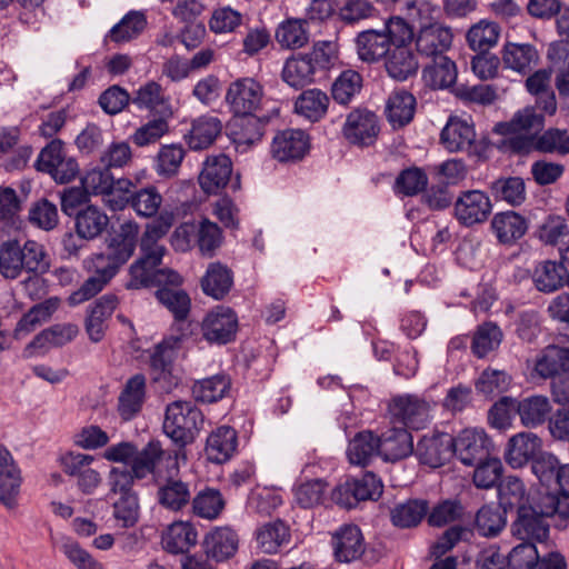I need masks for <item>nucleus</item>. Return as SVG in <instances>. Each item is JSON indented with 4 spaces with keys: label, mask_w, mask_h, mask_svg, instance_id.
Returning <instances> with one entry per match:
<instances>
[{
    "label": "nucleus",
    "mask_w": 569,
    "mask_h": 569,
    "mask_svg": "<svg viewBox=\"0 0 569 569\" xmlns=\"http://www.w3.org/2000/svg\"><path fill=\"white\" fill-rule=\"evenodd\" d=\"M79 329L73 323H57L40 333L29 343V348L43 349L51 347H62L71 342L78 335Z\"/></svg>",
    "instance_id": "4d7b16f0"
},
{
    "label": "nucleus",
    "mask_w": 569,
    "mask_h": 569,
    "mask_svg": "<svg viewBox=\"0 0 569 569\" xmlns=\"http://www.w3.org/2000/svg\"><path fill=\"white\" fill-rule=\"evenodd\" d=\"M263 96L262 86L253 78H240L231 82L226 101L234 116H249L259 107Z\"/></svg>",
    "instance_id": "2eb2a0df"
},
{
    "label": "nucleus",
    "mask_w": 569,
    "mask_h": 569,
    "mask_svg": "<svg viewBox=\"0 0 569 569\" xmlns=\"http://www.w3.org/2000/svg\"><path fill=\"white\" fill-rule=\"evenodd\" d=\"M131 102L139 110H147L151 116L172 117L170 98L164 94L160 83L150 80L140 86Z\"/></svg>",
    "instance_id": "bb28decb"
},
{
    "label": "nucleus",
    "mask_w": 569,
    "mask_h": 569,
    "mask_svg": "<svg viewBox=\"0 0 569 569\" xmlns=\"http://www.w3.org/2000/svg\"><path fill=\"white\" fill-rule=\"evenodd\" d=\"M232 162L226 154L208 157L199 174V184L208 194H217L231 182V188L236 191L240 189V178L236 177L231 181Z\"/></svg>",
    "instance_id": "ddd939ff"
},
{
    "label": "nucleus",
    "mask_w": 569,
    "mask_h": 569,
    "mask_svg": "<svg viewBox=\"0 0 569 569\" xmlns=\"http://www.w3.org/2000/svg\"><path fill=\"white\" fill-rule=\"evenodd\" d=\"M490 190L496 200H502L512 207L526 200V183L520 177H502L491 182Z\"/></svg>",
    "instance_id": "052dcab7"
},
{
    "label": "nucleus",
    "mask_w": 569,
    "mask_h": 569,
    "mask_svg": "<svg viewBox=\"0 0 569 569\" xmlns=\"http://www.w3.org/2000/svg\"><path fill=\"white\" fill-rule=\"evenodd\" d=\"M548 58L555 68V87L559 98L569 109V41L551 43Z\"/></svg>",
    "instance_id": "72a5a7b5"
},
{
    "label": "nucleus",
    "mask_w": 569,
    "mask_h": 569,
    "mask_svg": "<svg viewBox=\"0 0 569 569\" xmlns=\"http://www.w3.org/2000/svg\"><path fill=\"white\" fill-rule=\"evenodd\" d=\"M233 284V273L224 264L212 262L201 279L202 291L216 300L223 299Z\"/></svg>",
    "instance_id": "37998d69"
},
{
    "label": "nucleus",
    "mask_w": 569,
    "mask_h": 569,
    "mask_svg": "<svg viewBox=\"0 0 569 569\" xmlns=\"http://www.w3.org/2000/svg\"><path fill=\"white\" fill-rule=\"evenodd\" d=\"M237 448V431L232 427L221 426L208 436L204 452L209 461L223 463L231 459Z\"/></svg>",
    "instance_id": "cd10ccee"
},
{
    "label": "nucleus",
    "mask_w": 569,
    "mask_h": 569,
    "mask_svg": "<svg viewBox=\"0 0 569 569\" xmlns=\"http://www.w3.org/2000/svg\"><path fill=\"white\" fill-rule=\"evenodd\" d=\"M289 528L281 520L266 523L257 532V543L259 549L269 555L276 553L283 543L289 541Z\"/></svg>",
    "instance_id": "e2e57ef3"
},
{
    "label": "nucleus",
    "mask_w": 569,
    "mask_h": 569,
    "mask_svg": "<svg viewBox=\"0 0 569 569\" xmlns=\"http://www.w3.org/2000/svg\"><path fill=\"white\" fill-rule=\"evenodd\" d=\"M512 537L521 542H542L549 536V523L530 506H522L517 510V517L510 526Z\"/></svg>",
    "instance_id": "4be33fe9"
},
{
    "label": "nucleus",
    "mask_w": 569,
    "mask_h": 569,
    "mask_svg": "<svg viewBox=\"0 0 569 569\" xmlns=\"http://www.w3.org/2000/svg\"><path fill=\"white\" fill-rule=\"evenodd\" d=\"M385 67L391 78L405 81L417 73L419 63L411 47L400 46L390 49L385 58Z\"/></svg>",
    "instance_id": "58836bf2"
},
{
    "label": "nucleus",
    "mask_w": 569,
    "mask_h": 569,
    "mask_svg": "<svg viewBox=\"0 0 569 569\" xmlns=\"http://www.w3.org/2000/svg\"><path fill=\"white\" fill-rule=\"evenodd\" d=\"M179 343V337L166 338L150 353V380L154 390L160 393H170L180 385V372L174 365Z\"/></svg>",
    "instance_id": "6e6552de"
},
{
    "label": "nucleus",
    "mask_w": 569,
    "mask_h": 569,
    "mask_svg": "<svg viewBox=\"0 0 569 569\" xmlns=\"http://www.w3.org/2000/svg\"><path fill=\"white\" fill-rule=\"evenodd\" d=\"M192 511L203 519H216L224 508V499L221 492L214 488H204L193 498L191 497Z\"/></svg>",
    "instance_id": "0e129e2a"
},
{
    "label": "nucleus",
    "mask_w": 569,
    "mask_h": 569,
    "mask_svg": "<svg viewBox=\"0 0 569 569\" xmlns=\"http://www.w3.org/2000/svg\"><path fill=\"white\" fill-rule=\"evenodd\" d=\"M279 111L272 110L271 114L257 117L253 113L249 116H236L229 124V137L238 151L244 152L248 148L259 142L266 131V126L272 117H278Z\"/></svg>",
    "instance_id": "9b49d317"
},
{
    "label": "nucleus",
    "mask_w": 569,
    "mask_h": 569,
    "mask_svg": "<svg viewBox=\"0 0 569 569\" xmlns=\"http://www.w3.org/2000/svg\"><path fill=\"white\" fill-rule=\"evenodd\" d=\"M428 176L423 169L410 167L401 170L393 184V191L405 197H413L426 190Z\"/></svg>",
    "instance_id": "774afa93"
},
{
    "label": "nucleus",
    "mask_w": 569,
    "mask_h": 569,
    "mask_svg": "<svg viewBox=\"0 0 569 569\" xmlns=\"http://www.w3.org/2000/svg\"><path fill=\"white\" fill-rule=\"evenodd\" d=\"M500 36V27L496 22L481 20L472 26L467 33L469 47L479 53H487L497 44Z\"/></svg>",
    "instance_id": "69168bd1"
},
{
    "label": "nucleus",
    "mask_w": 569,
    "mask_h": 569,
    "mask_svg": "<svg viewBox=\"0 0 569 569\" xmlns=\"http://www.w3.org/2000/svg\"><path fill=\"white\" fill-rule=\"evenodd\" d=\"M429 511V503L423 499H409L396 505L390 512L395 527L412 528L418 526Z\"/></svg>",
    "instance_id": "6e6d98bb"
},
{
    "label": "nucleus",
    "mask_w": 569,
    "mask_h": 569,
    "mask_svg": "<svg viewBox=\"0 0 569 569\" xmlns=\"http://www.w3.org/2000/svg\"><path fill=\"white\" fill-rule=\"evenodd\" d=\"M566 347L549 345L545 347L533 359L531 378L552 381L566 368L569 367V358Z\"/></svg>",
    "instance_id": "b1692460"
},
{
    "label": "nucleus",
    "mask_w": 569,
    "mask_h": 569,
    "mask_svg": "<svg viewBox=\"0 0 569 569\" xmlns=\"http://www.w3.org/2000/svg\"><path fill=\"white\" fill-rule=\"evenodd\" d=\"M527 506L545 520L555 518V526L558 529H566L569 525V503L556 492L540 491L536 498L529 499Z\"/></svg>",
    "instance_id": "c85d7f7f"
},
{
    "label": "nucleus",
    "mask_w": 569,
    "mask_h": 569,
    "mask_svg": "<svg viewBox=\"0 0 569 569\" xmlns=\"http://www.w3.org/2000/svg\"><path fill=\"white\" fill-rule=\"evenodd\" d=\"M170 455L174 459L176 468L170 469L166 459L157 463L158 475H151L154 483L157 485V501L158 503L173 512L182 511L190 506L191 489L190 483L178 478L180 471L179 467V451L164 450L163 457Z\"/></svg>",
    "instance_id": "423d86ee"
},
{
    "label": "nucleus",
    "mask_w": 569,
    "mask_h": 569,
    "mask_svg": "<svg viewBox=\"0 0 569 569\" xmlns=\"http://www.w3.org/2000/svg\"><path fill=\"white\" fill-rule=\"evenodd\" d=\"M363 87L362 76L352 69L340 72L331 84V97L341 106H349L361 92Z\"/></svg>",
    "instance_id": "5fc2aeb1"
},
{
    "label": "nucleus",
    "mask_w": 569,
    "mask_h": 569,
    "mask_svg": "<svg viewBox=\"0 0 569 569\" xmlns=\"http://www.w3.org/2000/svg\"><path fill=\"white\" fill-rule=\"evenodd\" d=\"M331 44L319 42L313 46L311 52L297 54L287 59L282 68V80L295 89L303 88L316 81L317 76H325L336 61Z\"/></svg>",
    "instance_id": "7ed1b4c3"
},
{
    "label": "nucleus",
    "mask_w": 569,
    "mask_h": 569,
    "mask_svg": "<svg viewBox=\"0 0 569 569\" xmlns=\"http://www.w3.org/2000/svg\"><path fill=\"white\" fill-rule=\"evenodd\" d=\"M147 396V378L136 373L124 383L118 398V413L122 420L133 419L142 409Z\"/></svg>",
    "instance_id": "393cba45"
},
{
    "label": "nucleus",
    "mask_w": 569,
    "mask_h": 569,
    "mask_svg": "<svg viewBox=\"0 0 569 569\" xmlns=\"http://www.w3.org/2000/svg\"><path fill=\"white\" fill-rule=\"evenodd\" d=\"M426 83L432 89H445L456 83L457 67L447 56L432 57L431 63L422 70Z\"/></svg>",
    "instance_id": "a18cd8bd"
},
{
    "label": "nucleus",
    "mask_w": 569,
    "mask_h": 569,
    "mask_svg": "<svg viewBox=\"0 0 569 569\" xmlns=\"http://www.w3.org/2000/svg\"><path fill=\"white\" fill-rule=\"evenodd\" d=\"M198 533L190 522L178 521L169 526L162 537L163 549L170 553H186L197 543Z\"/></svg>",
    "instance_id": "49530a36"
},
{
    "label": "nucleus",
    "mask_w": 569,
    "mask_h": 569,
    "mask_svg": "<svg viewBox=\"0 0 569 569\" xmlns=\"http://www.w3.org/2000/svg\"><path fill=\"white\" fill-rule=\"evenodd\" d=\"M453 437L447 432L435 431L425 435L413 452L421 465L439 468L453 457Z\"/></svg>",
    "instance_id": "4468645a"
},
{
    "label": "nucleus",
    "mask_w": 569,
    "mask_h": 569,
    "mask_svg": "<svg viewBox=\"0 0 569 569\" xmlns=\"http://www.w3.org/2000/svg\"><path fill=\"white\" fill-rule=\"evenodd\" d=\"M453 456L465 466H475L491 455L492 441L482 429H465L453 437Z\"/></svg>",
    "instance_id": "f8f14e48"
},
{
    "label": "nucleus",
    "mask_w": 569,
    "mask_h": 569,
    "mask_svg": "<svg viewBox=\"0 0 569 569\" xmlns=\"http://www.w3.org/2000/svg\"><path fill=\"white\" fill-rule=\"evenodd\" d=\"M491 229L500 243L513 244L526 234L528 220L516 211H502L493 216Z\"/></svg>",
    "instance_id": "473e14b6"
},
{
    "label": "nucleus",
    "mask_w": 569,
    "mask_h": 569,
    "mask_svg": "<svg viewBox=\"0 0 569 569\" xmlns=\"http://www.w3.org/2000/svg\"><path fill=\"white\" fill-rule=\"evenodd\" d=\"M308 22L302 19H288L276 30V40L287 49H298L309 41Z\"/></svg>",
    "instance_id": "bf43d9fd"
},
{
    "label": "nucleus",
    "mask_w": 569,
    "mask_h": 569,
    "mask_svg": "<svg viewBox=\"0 0 569 569\" xmlns=\"http://www.w3.org/2000/svg\"><path fill=\"white\" fill-rule=\"evenodd\" d=\"M568 270L560 259L543 260L536 264L532 272V282L536 289L543 293H552L566 286Z\"/></svg>",
    "instance_id": "c756f323"
},
{
    "label": "nucleus",
    "mask_w": 569,
    "mask_h": 569,
    "mask_svg": "<svg viewBox=\"0 0 569 569\" xmlns=\"http://www.w3.org/2000/svg\"><path fill=\"white\" fill-rule=\"evenodd\" d=\"M512 378L505 370L485 369L476 381V390L487 397L493 398L509 390Z\"/></svg>",
    "instance_id": "338daca9"
},
{
    "label": "nucleus",
    "mask_w": 569,
    "mask_h": 569,
    "mask_svg": "<svg viewBox=\"0 0 569 569\" xmlns=\"http://www.w3.org/2000/svg\"><path fill=\"white\" fill-rule=\"evenodd\" d=\"M390 413L406 428L419 430L430 420V405L417 396H399L393 398Z\"/></svg>",
    "instance_id": "6ab92c4d"
},
{
    "label": "nucleus",
    "mask_w": 569,
    "mask_h": 569,
    "mask_svg": "<svg viewBox=\"0 0 569 569\" xmlns=\"http://www.w3.org/2000/svg\"><path fill=\"white\" fill-rule=\"evenodd\" d=\"M49 266L44 248L37 241L28 240L21 246L17 240H9L0 246V273L6 279H16L23 270L44 273Z\"/></svg>",
    "instance_id": "20e7f679"
},
{
    "label": "nucleus",
    "mask_w": 569,
    "mask_h": 569,
    "mask_svg": "<svg viewBox=\"0 0 569 569\" xmlns=\"http://www.w3.org/2000/svg\"><path fill=\"white\" fill-rule=\"evenodd\" d=\"M139 234V226L134 221H126L106 239L103 251L94 253L92 261L109 277H114L120 267L133 254Z\"/></svg>",
    "instance_id": "0eeeda50"
},
{
    "label": "nucleus",
    "mask_w": 569,
    "mask_h": 569,
    "mask_svg": "<svg viewBox=\"0 0 569 569\" xmlns=\"http://www.w3.org/2000/svg\"><path fill=\"white\" fill-rule=\"evenodd\" d=\"M231 388V379L226 373H218L201 380L192 386V395L197 401L212 403L224 398Z\"/></svg>",
    "instance_id": "603ef678"
},
{
    "label": "nucleus",
    "mask_w": 569,
    "mask_h": 569,
    "mask_svg": "<svg viewBox=\"0 0 569 569\" xmlns=\"http://www.w3.org/2000/svg\"><path fill=\"white\" fill-rule=\"evenodd\" d=\"M238 545V535L228 527L216 528L203 540L206 555L218 562L233 557Z\"/></svg>",
    "instance_id": "c9c22d12"
},
{
    "label": "nucleus",
    "mask_w": 569,
    "mask_h": 569,
    "mask_svg": "<svg viewBox=\"0 0 569 569\" xmlns=\"http://www.w3.org/2000/svg\"><path fill=\"white\" fill-rule=\"evenodd\" d=\"M551 403L547 396L535 395L517 402V413L521 423L527 428H537L543 425L551 413Z\"/></svg>",
    "instance_id": "ea45409f"
},
{
    "label": "nucleus",
    "mask_w": 569,
    "mask_h": 569,
    "mask_svg": "<svg viewBox=\"0 0 569 569\" xmlns=\"http://www.w3.org/2000/svg\"><path fill=\"white\" fill-rule=\"evenodd\" d=\"M507 513L498 503L483 505L475 518L477 532L487 538L497 537L507 526Z\"/></svg>",
    "instance_id": "3c124183"
},
{
    "label": "nucleus",
    "mask_w": 569,
    "mask_h": 569,
    "mask_svg": "<svg viewBox=\"0 0 569 569\" xmlns=\"http://www.w3.org/2000/svg\"><path fill=\"white\" fill-rule=\"evenodd\" d=\"M452 40L451 28L435 21L419 29L416 37V47L422 56L439 57L450 49Z\"/></svg>",
    "instance_id": "412c9836"
},
{
    "label": "nucleus",
    "mask_w": 569,
    "mask_h": 569,
    "mask_svg": "<svg viewBox=\"0 0 569 569\" xmlns=\"http://www.w3.org/2000/svg\"><path fill=\"white\" fill-rule=\"evenodd\" d=\"M330 98L320 89H307L295 102V110L311 122L321 120L329 108Z\"/></svg>",
    "instance_id": "de8ad7c7"
},
{
    "label": "nucleus",
    "mask_w": 569,
    "mask_h": 569,
    "mask_svg": "<svg viewBox=\"0 0 569 569\" xmlns=\"http://www.w3.org/2000/svg\"><path fill=\"white\" fill-rule=\"evenodd\" d=\"M238 330L236 312L223 306H218L206 315L201 322V333L210 345H227L234 340Z\"/></svg>",
    "instance_id": "9d476101"
},
{
    "label": "nucleus",
    "mask_w": 569,
    "mask_h": 569,
    "mask_svg": "<svg viewBox=\"0 0 569 569\" xmlns=\"http://www.w3.org/2000/svg\"><path fill=\"white\" fill-rule=\"evenodd\" d=\"M310 147L309 136L300 129H287L278 132L271 143L273 158L281 162L302 159Z\"/></svg>",
    "instance_id": "5701e85b"
},
{
    "label": "nucleus",
    "mask_w": 569,
    "mask_h": 569,
    "mask_svg": "<svg viewBox=\"0 0 569 569\" xmlns=\"http://www.w3.org/2000/svg\"><path fill=\"white\" fill-rule=\"evenodd\" d=\"M164 449L159 440H150L143 448L142 453L138 460L131 465V468L127 467H112L109 477L108 485L110 492L120 495V497L127 495H137L132 487L134 480H142L149 475H158L157 463L166 459L167 465L170 469L176 468L174 459L170 455L163 457Z\"/></svg>",
    "instance_id": "f03ea898"
},
{
    "label": "nucleus",
    "mask_w": 569,
    "mask_h": 569,
    "mask_svg": "<svg viewBox=\"0 0 569 569\" xmlns=\"http://www.w3.org/2000/svg\"><path fill=\"white\" fill-rule=\"evenodd\" d=\"M222 130L221 121L211 116H203L192 122L184 139L192 150H203L210 147Z\"/></svg>",
    "instance_id": "c03bdc74"
},
{
    "label": "nucleus",
    "mask_w": 569,
    "mask_h": 569,
    "mask_svg": "<svg viewBox=\"0 0 569 569\" xmlns=\"http://www.w3.org/2000/svg\"><path fill=\"white\" fill-rule=\"evenodd\" d=\"M417 101L412 93L406 90L393 91L386 103V117L393 129L409 124L415 117Z\"/></svg>",
    "instance_id": "e433bc0d"
},
{
    "label": "nucleus",
    "mask_w": 569,
    "mask_h": 569,
    "mask_svg": "<svg viewBox=\"0 0 569 569\" xmlns=\"http://www.w3.org/2000/svg\"><path fill=\"white\" fill-rule=\"evenodd\" d=\"M356 50L359 59L367 63H376L385 59L390 51V39L385 32L368 29L358 33Z\"/></svg>",
    "instance_id": "2f4dec72"
},
{
    "label": "nucleus",
    "mask_w": 569,
    "mask_h": 569,
    "mask_svg": "<svg viewBox=\"0 0 569 569\" xmlns=\"http://www.w3.org/2000/svg\"><path fill=\"white\" fill-rule=\"evenodd\" d=\"M491 210L490 198L480 190L462 191L455 201V217L465 227L485 222Z\"/></svg>",
    "instance_id": "dca6fc26"
},
{
    "label": "nucleus",
    "mask_w": 569,
    "mask_h": 569,
    "mask_svg": "<svg viewBox=\"0 0 569 569\" xmlns=\"http://www.w3.org/2000/svg\"><path fill=\"white\" fill-rule=\"evenodd\" d=\"M21 483L19 466L8 448L0 445V503L8 509H14L18 506Z\"/></svg>",
    "instance_id": "aec40b11"
},
{
    "label": "nucleus",
    "mask_w": 569,
    "mask_h": 569,
    "mask_svg": "<svg viewBox=\"0 0 569 569\" xmlns=\"http://www.w3.org/2000/svg\"><path fill=\"white\" fill-rule=\"evenodd\" d=\"M498 493V505L507 510H519L520 507L527 506L529 495L522 479L517 476H506L496 487Z\"/></svg>",
    "instance_id": "09e8293b"
},
{
    "label": "nucleus",
    "mask_w": 569,
    "mask_h": 569,
    "mask_svg": "<svg viewBox=\"0 0 569 569\" xmlns=\"http://www.w3.org/2000/svg\"><path fill=\"white\" fill-rule=\"evenodd\" d=\"M341 132L350 144L370 147L380 132L379 118L366 108H356L347 116Z\"/></svg>",
    "instance_id": "1a4fd4ad"
},
{
    "label": "nucleus",
    "mask_w": 569,
    "mask_h": 569,
    "mask_svg": "<svg viewBox=\"0 0 569 569\" xmlns=\"http://www.w3.org/2000/svg\"><path fill=\"white\" fill-rule=\"evenodd\" d=\"M441 146L449 152L477 153L473 123L457 116H450L439 137Z\"/></svg>",
    "instance_id": "f3484780"
},
{
    "label": "nucleus",
    "mask_w": 569,
    "mask_h": 569,
    "mask_svg": "<svg viewBox=\"0 0 569 569\" xmlns=\"http://www.w3.org/2000/svg\"><path fill=\"white\" fill-rule=\"evenodd\" d=\"M108 223V216L94 206H87L76 214V231L81 239H96L104 231Z\"/></svg>",
    "instance_id": "864d4df0"
},
{
    "label": "nucleus",
    "mask_w": 569,
    "mask_h": 569,
    "mask_svg": "<svg viewBox=\"0 0 569 569\" xmlns=\"http://www.w3.org/2000/svg\"><path fill=\"white\" fill-rule=\"evenodd\" d=\"M543 124L545 116L537 112L533 107H526L517 111L509 121L498 122L495 132L501 136L529 133L530 131L541 130Z\"/></svg>",
    "instance_id": "a19ab883"
},
{
    "label": "nucleus",
    "mask_w": 569,
    "mask_h": 569,
    "mask_svg": "<svg viewBox=\"0 0 569 569\" xmlns=\"http://www.w3.org/2000/svg\"><path fill=\"white\" fill-rule=\"evenodd\" d=\"M88 268L93 272V276L89 277L78 290L73 291L69 296L68 302L70 306H78L90 300L113 278L107 276L100 266L98 267V263L92 261V259H90Z\"/></svg>",
    "instance_id": "680f3d73"
},
{
    "label": "nucleus",
    "mask_w": 569,
    "mask_h": 569,
    "mask_svg": "<svg viewBox=\"0 0 569 569\" xmlns=\"http://www.w3.org/2000/svg\"><path fill=\"white\" fill-rule=\"evenodd\" d=\"M202 425L203 415L192 402L176 400L167 405L162 430L178 447L173 450L179 451V457L186 456L183 449L194 441Z\"/></svg>",
    "instance_id": "39448f33"
},
{
    "label": "nucleus",
    "mask_w": 569,
    "mask_h": 569,
    "mask_svg": "<svg viewBox=\"0 0 569 569\" xmlns=\"http://www.w3.org/2000/svg\"><path fill=\"white\" fill-rule=\"evenodd\" d=\"M501 54L505 68L523 76L531 72L539 61V53L530 43L507 42Z\"/></svg>",
    "instance_id": "f704fd0d"
},
{
    "label": "nucleus",
    "mask_w": 569,
    "mask_h": 569,
    "mask_svg": "<svg viewBox=\"0 0 569 569\" xmlns=\"http://www.w3.org/2000/svg\"><path fill=\"white\" fill-rule=\"evenodd\" d=\"M332 555L337 562L351 563L359 560L366 551L361 529L356 525H343L331 536Z\"/></svg>",
    "instance_id": "a211bd4d"
},
{
    "label": "nucleus",
    "mask_w": 569,
    "mask_h": 569,
    "mask_svg": "<svg viewBox=\"0 0 569 569\" xmlns=\"http://www.w3.org/2000/svg\"><path fill=\"white\" fill-rule=\"evenodd\" d=\"M379 447L385 461H398L413 452L412 436L405 428H392L379 437Z\"/></svg>",
    "instance_id": "4c0bfd02"
},
{
    "label": "nucleus",
    "mask_w": 569,
    "mask_h": 569,
    "mask_svg": "<svg viewBox=\"0 0 569 569\" xmlns=\"http://www.w3.org/2000/svg\"><path fill=\"white\" fill-rule=\"evenodd\" d=\"M503 333L500 327L492 321H486L477 326L472 338L470 349L475 357L482 359L490 352L496 351L501 345Z\"/></svg>",
    "instance_id": "8fccbe9b"
},
{
    "label": "nucleus",
    "mask_w": 569,
    "mask_h": 569,
    "mask_svg": "<svg viewBox=\"0 0 569 569\" xmlns=\"http://www.w3.org/2000/svg\"><path fill=\"white\" fill-rule=\"evenodd\" d=\"M376 456H380L379 437L372 431H360L349 441L347 457L351 465L367 467Z\"/></svg>",
    "instance_id": "79ce46f5"
},
{
    "label": "nucleus",
    "mask_w": 569,
    "mask_h": 569,
    "mask_svg": "<svg viewBox=\"0 0 569 569\" xmlns=\"http://www.w3.org/2000/svg\"><path fill=\"white\" fill-rule=\"evenodd\" d=\"M541 446L537 435L520 432L509 439L503 458L511 468H521L538 456Z\"/></svg>",
    "instance_id": "a878e982"
},
{
    "label": "nucleus",
    "mask_w": 569,
    "mask_h": 569,
    "mask_svg": "<svg viewBox=\"0 0 569 569\" xmlns=\"http://www.w3.org/2000/svg\"><path fill=\"white\" fill-rule=\"evenodd\" d=\"M173 224L171 212L160 213L148 223L140 239V257L129 268L126 288L138 290L156 287L154 297L173 317V326L180 328L187 321L191 310V298L181 289L183 278L170 268H160L166 248L159 244Z\"/></svg>",
    "instance_id": "f257e3e1"
},
{
    "label": "nucleus",
    "mask_w": 569,
    "mask_h": 569,
    "mask_svg": "<svg viewBox=\"0 0 569 569\" xmlns=\"http://www.w3.org/2000/svg\"><path fill=\"white\" fill-rule=\"evenodd\" d=\"M119 301L114 295H104L88 309L86 331L92 342H99L104 337V322L112 316Z\"/></svg>",
    "instance_id": "7c9ffc66"
},
{
    "label": "nucleus",
    "mask_w": 569,
    "mask_h": 569,
    "mask_svg": "<svg viewBox=\"0 0 569 569\" xmlns=\"http://www.w3.org/2000/svg\"><path fill=\"white\" fill-rule=\"evenodd\" d=\"M146 27V14L141 11L132 10L110 29L107 37L116 43L128 42L139 37Z\"/></svg>",
    "instance_id": "13d9d810"
}]
</instances>
